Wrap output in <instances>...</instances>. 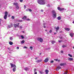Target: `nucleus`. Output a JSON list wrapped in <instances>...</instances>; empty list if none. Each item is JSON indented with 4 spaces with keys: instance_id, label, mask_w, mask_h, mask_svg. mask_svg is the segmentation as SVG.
I'll return each instance as SVG.
<instances>
[{
    "instance_id": "nucleus-19",
    "label": "nucleus",
    "mask_w": 74,
    "mask_h": 74,
    "mask_svg": "<svg viewBox=\"0 0 74 74\" xmlns=\"http://www.w3.org/2000/svg\"><path fill=\"white\" fill-rule=\"evenodd\" d=\"M13 4L14 5H16H16H18V3H13Z\"/></svg>"
},
{
    "instance_id": "nucleus-16",
    "label": "nucleus",
    "mask_w": 74,
    "mask_h": 74,
    "mask_svg": "<svg viewBox=\"0 0 74 74\" xmlns=\"http://www.w3.org/2000/svg\"><path fill=\"white\" fill-rule=\"evenodd\" d=\"M25 71H28L29 70V68L27 67H25L24 68Z\"/></svg>"
},
{
    "instance_id": "nucleus-25",
    "label": "nucleus",
    "mask_w": 74,
    "mask_h": 74,
    "mask_svg": "<svg viewBox=\"0 0 74 74\" xmlns=\"http://www.w3.org/2000/svg\"><path fill=\"white\" fill-rule=\"evenodd\" d=\"M22 19H24V20H25V19H26V17L25 16H24V17H23Z\"/></svg>"
},
{
    "instance_id": "nucleus-63",
    "label": "nucleus",
    "mask_w": 74,
    "mask_h": 74,
    "mask_svg": "<svg viewBox=\"0 0 74 74\" xmlns=\"http://www.w3.org/2000/svg\"><path fill=\"white\" fill-rule=\"evenodd\" d=\"M8 49H9V48H8Z\"/></svg>"
},
{
    "instance_id": "nucleus-57",
    "label": "nucleus",
    "mask_w": 74,
    "mask_h": 74,
    "mask_svg": "<svg viewBox=\"0 0 74 74\" xmlns=\"http://www.w3.org/2000/svg\"><path fill=\"white\" fill-rule=\"evenodd\" d=\"M41 12H43V10H41Z\"/></svg>"
},
{
    "instance_id": "nucleus-10",
    "label": "nucleus",
    "mask_w": 74,
    "mask_h": 74,
    "mask_svg": "<svg viewBox=\"0 0 74 74\" xmlns=\"http://www.w3.org/2000/svg\"><path fill=\"white\" fill-rule=\"evenodd\" d=\"M61 69V67L60 66H58L56 69V71H58L59 70V69Z\"/></svg>"
},
{
    "instance_id": "nucleus-44",
    "label": "nucleus",
    "mask_w": 74,
    "mask_h": 74,
    "mask_svg": "<svg viewBox=\"0 0 74 74\" xmlns=\"http://www.w3.org/2000/svg\"><path fill=\"white\" fill-rule=\"evenodd\" d=\"M37 74V72H34V74Z\"/></svg>"
},
{
    "instance_id": "nucleus-7",
    "label": "nucleus",
    "mask_w": 74,
    "mask_h": 74,
    "mask_svg": "<svg viewBox=\"0 0 74 74\" xmlns=\"http://www.w3.org/2000/svg\"><path fill=\"white\" fill-rule=\"evenodd\" d=\"M14 27H17L18 28V27H19V25H17V24H14Z\"/></svg>"
},
{
    "instance_id": "nucleus-12",
    "label": "nucleus",
    "mask_w": 74,
    "mask_h": 74,
    "mask_svg": "<svg viewBox=\"0 0 74 74\" xmlns=\"http://www.w3.org/2000/svg\"><path fill=\"white\" fill-rule=\"evenodd\" d=\"M60 66H65V65H66V63H61L60 64Z\"/></svg>"
},
{
    "instance_id": "nucleus-18",
    "label": "nucleus",
    "mask_w": 74,
    "mask_h": 74,
    "mask_svg": "<svg viewBox=\"0 0 74 74\" xmlns=\"http://www.w3.org/2000/svg\"><path fill=\"white\" fill-rule=\"evenodd\" d=\"M45 72H46V74H48V72H49V71L48 70H46L45 71Z\"/></svg>"
},
{
    "instance_id": "nucleus-48",
    "label": "nucleus",
    "mask_w": 74,
    "mask_h": 74,
    "mask_svg": "<svg viewBox=\"0 0 74 74\" xmlns=\"http://www.w3.org/2000/svg\"><path fill=\"white\" fill-rule=\"evenodd\" d=\"M20 23H18L17 24V25H18V26H19V25Z\"/></svg>"
},
{
    "instance_id": "nucleus-59",
    "label": "nucleus",
    "mask_w": 74,
    "mask_h": 74,
    "mask_svg": "<svg viewBox=\"0 0 74 74\" xmlns=\"http://www.w3.org/2000/svg\"><path fill=\"white\" fill-rule=\"evenodd\" d=\"M45 25V23L43 24V25Z\"/></svg>"
},
{
    "instance_id": "nucleus-30",
    "label": "nucleus",
    "mask_w": 74,
    "mask_h": 74,
    "mask_svg": "<svg viewBox=\"0 0 74 74\" xmlns=\"http://www.w3.org/2000/svg\"><path fill=\"white\" fill-rule=\"evenodd\" d=\"M39 73H40V74H43V72H42L41 71H39Z\"/></svg>"
},
{
    "instance_id": "nucleus-3",
    "label": "nucleus",
    "mask_w": 74,
    "mask_h": 74,
    "mask_svg": "<svg viewBox=\"0 0 74 74\" xmlns=\"http://www.w3.org/2000/svg\"><path fill=\"white\" fill-rule=\"evenodd\" d=\"M37 40L39 41H40V42H43V39L41 38H37Z\"/></svg>"
},
{
    "instance_id": "nucleus-28",
    "label": "nucleus",
    "mask_w": 74,
    "mask_h": 74,
    "mask_svg": "<svg viewBox=\"0 0 74 74\" xmlns=\"http://www.w3.org/2000/svg\"><path fill=\"white\" fill-rule=\"evenodd\" d=\"M68 55L69 56H70V57H71V58H72V57H73V56H72V55H71L70 54H69Z\"/></svg>"
},
{
    "instance_id": "nucleus-51",
    "label": "nucleus",
    "mask_w": 74,
    "mask_h": 74,
    "mask_svg": "<svg viewBox=\"0 0 74 74\" xmlns=\"http://www.w3.org/2000/svg\"><path fill=\"white\" fill-rule=\"evenodd\" d=\"M24 8L25 9L26 8V5H24Z\"/></svg>"
},
{
    "instance_id": "nucleus-2",
    "label": "nucleus",
    "mask_w": 74,
    "mask_h": 74,
    "mask_svg": "<svg viewBox=\"0 0 74 74\" xmlns=\"http://www.w3.org/2000/svg\"><path fill=\"white\" fill-rule=\"evenodd\" d=\"M10 64L11 66V67H14L13 69V71L14 72H15V70H16V65L13 64L12 63H10Z\"/></svg>"
},
{
    "instance_id": "nucleus-20",
    "label": "nucleus",
    "mask_w": 74,
    "mask_h": 74,
    "mask_svg": "<svg viewBox=\"0 0 74 74\" xmlns=\"http://www.w3.org/2000/svg\"><path fill=\"white\" fill-rule=\"evenodd\" d=\"M16 8L17 9V10H19V7L18 6V5L16 6Z\"/></svg>"
},
{
    "instance_id": "nucleus-34",
    "label": "nucleus",
    "mask_w": 74,
    "mask_h": 74,
    "mask_svg": "<svg viewBox=\"0 0 74 74\" xmlns=\"http://www.w3.org/2000/svg\"><path fill=\"white\" fill-rule=\"evenodd\" d=\"M30 19L29 18H28L26 19V21H30Z\"/></svg>"
},
{
    "instance_id": "nucleus-39",
    "label": "nucleus",
    "mask_w": 74,
    "mask_h": 74,
    "mask_svg": "<svg viewBox=\"0 0 74 74\" xmlns=\"http://www.w3.org/2000/svg\"><path fill=\"white\" fill-rule=\"evenodd\" d=\"M49 32V33H52V30H50Z\"/></svg>"
},
{
    "instance_id": "nucleus-17",
    "label": "nucleus",
    "mask_w": 74,
    "mask_h": 74,
    "mask_svg": "<svg viewBox=\"0 0 74 74\" xmlns=\"http://www.w3.org/2000/svg\"><path fill=\"white\" fill-rule=\"evenodd\" d=\"M42 60H37L36 62L37 63H38L39 62H42Z\"/></svg>"
},
{
    "instance_id": "nucleus-29",
    "label": "nucleus",
    "mask_w": 74,
    "mask_h": 74,
    "mask_svg": "<svg viewBox=\"0 0 74 74\" xmlns=\"http://www.w3.org/2000/svg\"><path fill=\"white\" fill-rule=\"evenodd\" d=\"M67 73H68V72L66 71L64 72V73H63V74H67Z\"/></svg>"
},
{
    "instance_id": "nucleus-36",
    "label": "nucleus",
    "mask_w": 74,
    "mask_h": 74,
    "mask_svg": "<svg viewBox=\"0 0 74 74\" xmlns=\"http://www.w3.org/2000/svg\"><path fill=\"white\" fill-rule=\"evenodd\" d=\"M21 37L22 38H24V37L23 35H21Z\"/></svg>"
},
{
    "instance_id": "nucleus-52",
    "label": "nucleus",
    "mask_w": 74,
    "mask_h": 74,
    "mask_svg": "<svg viewBox=\"0 0 74 74\" xmlns=\"http://www.w3.org/2000/svg\"><path fill=\"white\" fill-rule=\"evenodd\" d=\"M1 21V19H0V25H1V21Z\"/></svg>"
},
{
    "instance_id": "nucleus-27",
    "label": "nucleus",
    "mask_w": 74,
    "mask_h": 74,
    "mask_svg": "<svg viewBox=\"0 0 74 74\" xmlns=\"http://www.w3.org/2000/svg\"><path fill=\"white\" fill-rule=\"evenodd\" d=\"M21 42V44H24V43H25V41H24V40H23Z\"/></svg>"
},
{
    "instance_id": "nucleus-14",
    "label": "nucleus",
    "mask_w": 74,
    "mask_h": 74,
    "mask_svg": "<svg viewBox=\"0 0 74 74\" xmlns=\"http://www.w3.org/2000/svg\"><path fill=\"white\" fill-rule=\"evenodd\" d=\"M52 12L53 14H56V11L54 10H53L52 11Z\"/></svg>"
},
{
    "instance_id": "nucleus-41",
    "label": "nucleus",
    "mask_w": 74,
    "mask_h": 74,
    "mask_svg": "<svg viewBox=\"0 0 74 74\" xmlns=\"http://www.w3.org/2000/svg\"><path fill=\"white\" fill-rule=\"evenodd\" d=\"M29 11L30 12H32V10L31 9H29Z\"/></svg>"
},
{
    "instance_id": "nucleus-22",
    "label": "nucleus",
    "mask_w": 74,
    "mask_h": 74,
    "mask_svg": "<svg viewBox=\"0 0 74 74\" xmlns=\"http://www.w3.org/2000/svg\"><path fill=\"white\" fill-rule=\"evenodd\" d=\"M57 19L58 20H60V19H61V17L60 16H59L58 17Z\"/></svg>"
},
{
    "instance_id": "nucleus-8",
    "label": "nucleus",
    "mask_w": 74,
    "mask_h": 74,
    "mask_svg": "<svg viewBox=\"0 0 74 74\" xmlns=\"http://www.w3.org/2000/svg\"><path fill=\"white\" fill-rule=\"evenodd\" d=\"M68 60L69 61H73V58H68Z\"/></svg>"
},
{
    "instance_id": "nucleus-64",
    "label": "nucleus",
    "mask_w": 74,
    "mask_h": 74,
    "mask_svg": "<svg viewBox=\"0 0 74 74\" xmlns=\"http://www.w3.org/2000/svg\"><path fill=\"white\" fill-rule=\"evenodd\" d=\"M65 10H66V9H65Z\"/></svg>"
},
{
    "instance_id": "nucleus-53",
    "label": "nucleus",
    "mask_w": 74,
    "mask_h": 74,
    "mask_svg": "<svg viewBox=\"0 0 74 74\" xmlns=\"http://www.w3.org/2000/svg\"><path fill=\"white\" fill-rule=\"evenodd\" d=\"M9 8H12V7L11 6H10V7H9Z\"/></svg>"
},
{
    "instance_id": "nucleus-56",
    "label": "nucleus",
    "mask_w": 74,
    "mask_h": 74,
    "mask_svg": "<svg viewBox=\"0 0 74 74\" xmlns=\"http://www.w3.org/2000/svg\"><path fill=\"white\" fill-rule=\"evenodd\" d=\"M54 34H56V33H54Z\"/></svg>"
},
{
    "instance_id": "nucleus-62",
    "label": "nucleus",
    "mask_w": 74,
    "mask_h": 74,
    "mask_svg": "<svg viewBox=\"0 0 74 74\" xmlns=\"http://www.w3.org/2000/svg\"><path fill=\"white\" fill-rule=\"evenodd\" d=\"M73 48L74 49V47H73Z\"/></svg>"
},
{
    "instance_id": "nucleus-45",
    "label": "nucleus",
    "mask_w": 74,
    "mask_h": 74,
    "mask_svg": "<svg viewBox=\"0 0 74 74\" xmlns=\"http://www.w3.org/2000/svg\"><path fill=\"white\" fill-rule=\"evenodd\" d=\"M61 60H58V62H60Z\"/></svg>"
},
{
    "instance_id": "nucleus-61",
    "label": "nucleus",
    "mask_w": 74,
    "mask_h": 74,
    "mask_svg": "<svg viewBox=\"0 0 74 74\" xmlns=\"http://www.w3.org/2000/svg\"><path fill=\"white\" fill-rule=\"evenodd\" d=\"M46 50H48V48H46Z\"/></svg>"
},
{
    "instance_id": "nucleus-58",
    "label": "nucleus",
    "mask_w": 74,
    "mask_h": 74,
    "mask_svg": "<svg viewBox=\"0 0 74 74\" xmlns=\"http://www.w3.org/2000/svg\"><path fill=\"white\" fill-rule=\"evenodd\" d=\"M41 55V53H40V55Z\"/></svg>"
},
{
    "instance_id": "nucleus-32",
    "label": "nucleus",
    "mask_w": 74,
    "mask_h": 74,
    "mask_svg": "<svg viewBox=\"0 0 74 74\" xmlns=\"http://www.w3.org/2000/svg\"><path fill=\"white\" fill-rule=\"evenodd\" d=\"M36 71H37V69H34V72H36Z\"/></svg>"
},
{
    "instance_id": "nucleus-37",
    "label": "nucleus",
    "mask_w": 74,
    "mask_h": 74,
    "mask_svg": "<svg viewBox=\"0 0 74 74\" xmlns=\"http://www.w3.org/2000/svg\"><path fill=\"white\" fill-rule=\"evenodd\" d=\"M30 49H31V50H32V49H33V47H30L29 48Z\"/></svg>"
},
{
    "instance_id": "nucleus-42",
    "label": "nucleus",
    "mask_w": 74,
    "mask_h": 74,
    "mask_svg": "<svg viewBox=\"0 0 74 74\" xmlns=\"http://www.w3.org/2000/svg\"><path fill=\"white\" fill-rule=\"evenodd\" d=\"M17 49H19V47H16Z\"/></svg>"
},
{
    "instance_id": "nucleus-6",
    "label": "nucleus",
    "mask_w": 74,
    "mask_h": 74,
    "mask_svg": "<svg viewBox=\"0 0 74 74\" xmlns=\"http://www.w3.org/2000/svg\"><path fill=\"white\" fill-rule=\"evenodd\" d=\"M55 29H56V32L57 33L58 32V30H59V27H55Z\"/></svg>"
},
{
    "instance_id": "nucleus-11",
    "label": "nucleus",
    "mask_w": 74,
    "mask_h": 74,
    "mask_svg": "<svg viewBox=\"0 0 74 74\" xmlns=\"http://www.w3.org/2000/svg\"><path fill=\"white\" fill-rule=\"evenodd\" d=\"M49 60H48V59L47 58L45 59V60H44V62H45V63H47V62H48Z\"/></svg>"
},
{
    "instance_id": "nucleus-50",
    "label": "nucleus",
    "mask_w": 74,
    "mask_h": 74,
    "mask_svg": "<svg viewBox=\"0 0 74 74\" xmlns=\"http://www.w3.org/2000/svg\"><path fill=\"white\" fill-rule=\"evenodd\" d=\"M58 41H59V42L60 43V42H61V41H60V40H58Z\"/></svg>"
},
{
    "instance_id": "nucleus-23",
    "label": "nucleus",
    "mask_w": 74,
    "mask_h": 74,
    "mask_svg": "<svg viewBox=\"0 0 74 74\" xmlns=\"http://www.w3.org/2000/svg\"><path fill=\"white\" fill-rule=\"evenodd\" d=\"M9 44H10V45H12V44H13V43H12V42L11 41H10L9 42Z\"/></svg>"
},
{
    "instance_id": "nucleus-13",
    "label": "nucleus",
    "mask_w": 74,
    "mask_h": 74,
    "mask_svg": "<svg viewBox=\"0 0 74 74\" xmlns=\"http://www.w3.org/2000/svg\"><path fill=\"white\" fill-rule=\"evenodd\" d=\"M52 16L53 18H55L56 17V14H53Z\"/></svg>"
},
{
    "instance_id": "nucleus-54",
    "label": "nucleus",
    "mask_w": 74,
    "mask_h": 74,
    "mask_svg": "<svg viewBox=\"0 0 74 74\" xmlns=\"http://www.w3.org/2000/svg\"><path fill=\"white\" fill-rule=\"evenodd\" d=\"M35 59H36H36H37V58L36 57V58Z\"/></svg>"
},
{
    "instance_id": "nucleus-46",
    "label": "nucleus",
    "mask_w": 74,
    "mask_h": 74,
    "mask_svg": "<svg viewBox=\"0 0 74 74\" xmlns=\"http://www.w3.org/2000/svg\"><path fill=\"white\" fill-rule=\"evenodd\" d=\"M20 29H22V26H20Z\"/></svg>"
},
{
    "instance_id": "nucleus-4",
    "label": "nucleus",
    "mask_w": 74,
    "mask_h": 74,
    "mask_svg": "<svg viewBox=\"0 0 74 74\" xmlns=\"http://www.w3.org/2000/svg\"><path fill=\"white\" fill-rule=\"evenodd\" d=\"M5 15L4 16V19H6L7 17V15L8 14L7 12L5 11Z\"/></svg>"
},
{
    "instance_id": "nucleus-33",
    "label": "nucleus",
    "mask_w": 74,
    "mask_h": 74,
    "mask_svg": "<svg viewBox=\"0 0 74 74\" xmlns=\"http://www.w3.org/2000/svg\"><path fill=\"white\" fill-rule=\"evenodd\" d=\"M10 40H13V38H12V37H10Z\"/></svg>"
},
{
    "instance_id": "nucleus-35",
    "label": "nucleus",
    "mask_w": 74,
    "mask_h": 74,
    "mask_svg": "<svg viewBox=\"0 0 74 74\" xmlns=\"http://www.w3.org/2000/svg\"><path fill=\"white\" fill-rule=\"evenodd\" d=\"M62 47H63V48L66 47V46L65 45H63L62 46Z\"/></svg>"
},
{
    "instance_id": "nucleus-55",
    "label": "nucleus",
    "mask_w": 74,
    "mask_h": 74,
    "mask_svg": "<svg viewBox=\"0 0 74 74\" xmlns=\"http://www.w3.org/2000/svg\"><path fill=\"white\" fill-rule=\"evenodd\" d=\"M43 27L44 28H45L46 27L45 26H44Z\"/></svg>"
},
{
    "instance_id": "nucleus-60",
    "label": "nucleus",
    "mask_w": 74,
    "mask_h": 74,
    "mask_svg": "<svg viewBox=\"0 0 74 74\" xmlns=\"http://www.w3.org/2000/svg\"><path fill=\"white\" fill-rule=\"evenodd\" d=\"M22 32L23 33H25V32H24V31H23Z\"/></svg>"
},
{
    "instance_id": "nucleus-9",
    "label": "nucleus",
    "mask_w": 74,
    "mask_h": 74,
    "mask_svg": "<svg viewBox=\"0 0 74 74\" xmlns=\"http://www.w3.org/2000/svg\"><path fill=\"white\" fill-rule=\"evenodd\" d=\"M65 30H66V31H70V29L68 28H65Z\"/></svg>"
},
{
    "instance_id": "nucleus-47",
    "label": "nucleus",
    "mask_w": 74,
    "mask_h": 74,
    "mask_svg": "<svg viewBox=\"0 0 74 74\" xmlns=\"http://www.w3.org/2000/svg\"><path fill=\"white\" fill-rule=\"evenodd\" d=\"M20 2H22V1H23V0H20Z\"/></svg>"
},
{
    "instance_id": "nucleus-21",
    "label": "nucleus",
    "mask_w": 74,
    "mask_h": 74,
    "mask_svg": "<svg viewBox=\"0 0 74 74\" xmlns=\"http://www.w3.org/2000/svg\"><path fill=\"white\" fill-rule=\"evenodd\" d=\"M70 36L71 37H73V35H74V34L73 33H71L70 34Z\"/></svg>"
},
{
    "instance_id": "nucleus-24",
    "label": "nucleus",
    "mask_w": 74,
    "mask_h": 74,
    "mask_svg": "<svg viewBox=\"0 0 74 74\" xmlns=\"http://www.w3.org/2000/svg\"><path fill=\"white\" fill-rule=\"evenodd\" d=\"M17 21L18 22H23V21H22V20H17Z\"/></svg>"
},
{
    "instance_id": "nucleus-40",
    "label": "nucleus",
    "mask_w": 74,
    "mask_h": 74,
    "mask_svg": "<svg viewBox=\"0 0 74 74\" xmlns=\"http://www.w3.org/2000/svg\"><path fill=\"white\" fill-rule=\"evenodd\" d=\"M61 53H63V51H60Z\"/></svg>"
},
{
    "instance_id": "nucleus-49",
    "label": "nucleus",
    "mask_w": 74,
    "mask_h": 74,
    "mask_svg": "<svg viewBox=\"0 0 74 74\" xmlns=\"http://www.w3.org/2000/svg\"><path fill=\"white\" fill-rule=\"evenodd\" d=\"M58 59H55L54 60H56V61H58Z\"/></svg>"
},
{
    "instance_id": "nucleus-26",
    "label": "nucleus",
    "mask_w": 74,
    "mask_h": 74,
    "mask_svg": "<svg viewBox=\"0 0 74 74\" xmlns=\"http://www.w3.org/2000/svg\"><path fill=\"white\" fill-rule=\"evenodd\" d=\"M55 41L52 40L51 41V43L53 44H54V43H55Z\"/></svg>"
},
{
    "instance_id": "nucleus-1",
    "label": "nucleus",
    "mask_w": 74,
    "mask_h": 74,
    "mask_svg": "<svg viewBox=\"0 0 74 74\" xmlns=\"http://www.w3.org/2000/svg\"><path fill=\"white\" fill-rule=\"evenodd\" d=\"M38 3L40 5H44L45 4V0H38Z\"/></svg>"
},
{
    "instance_id": "nucleus-15",
    "label": "nucleus",
    "mask_w": 74,
    "mask_h": 74,
    "mask_svg": "<svg viewBox=\"0 0 74 74\" xmlns=\"http://www.w3.org/2000/svg\"><path fill=\"white\" fill-rule=\"evenodd\" d=\"M13 25L12 24H11L10 25H9L8 26V27L9 28H11V27H12Z\"/></svg>"
},
{
    "instance_id": "nucleus-31",
    "label": "nucleus",
    "mask_w": 74,
    "mask_h": 74,
    "mask_svg": "<svg viewBox=\"0 0 74 74\" xmlns=\"http://www.w3.org/2000/svg\"><path fill=\"white\" fill-rule=\"evenodd\" d=\"M14 18H15V17H14V16H12V19H14Z\"/></svg>"
},
{
    "instance_id": "nucleus-38",
    "label": "nucleus",
    "mask_w": 74,
    "mask_h": 74,
    "mask_svg": "<svg viewBox=\"0 0 74 74\" xmlns=\"http://www.w3.org/2000/svg\"><path fill=\"white\" fill-rule=\"evenodd\" d=\"M24 48H25L26 49H27V47L26 46H24Z\"/></svg>"
},
{
    "instance_id": "nucleus-5",
    "label": "nucleus",
    "mask_w": 74,
    "mask_h": 74,
    "mask_svg": "<svg viewBox=\"0 0 74 74\" xmlns=\"http://www.w3.org/2000/svg\"><path fill=\"white\" fill-rule=\"evenodd\" d=\"M58 9L59 11H63V10H64V8H61L60 7H58Z\"/></svg>"
},
{
    "instance_id": "nucleus-43",
    "label": "nucleus",
    "mask_w": 74,
    "mask_h": 74,
    "mask_svg": "<svg viewBox=\"0 0 74 74\" xmlns=\"http://www.w3.org/2000/svg\"><path fill=\"white\" fill-rule=\"evenodd\" d=\"M51 63H53V61L52 60V61H51Z\"/></svg>"
}]
</instances>
